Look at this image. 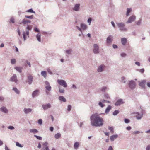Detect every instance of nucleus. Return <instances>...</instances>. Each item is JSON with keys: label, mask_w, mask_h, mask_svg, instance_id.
I'll return each mask as SVG.
<instances>
[{"label": "nucleus", "mask_w": 150, "mask_h": 150, "mask_svg": "<svg viewBox=\"0 0 150 150\" xmlns=\"http://www.w3.org/2000/svg\"><path fill=\"white\" fill-rule=\"evenodd\" d=\"M91 124L92 126L100 127L103 125V120L100 117L99 115L96 113L93 114L90 117Z\"/></svg>", "instance_id": "obj_1"}, {"label": "nucleus", "mask_w": 150, "mask_h": 150, "mask_svg": "<svg viewBox=\"0 0 150 150\" xmlns=\"http://www.w3.org/2000/svg\"><path fill=\"white\" fill-rule=\"evenodd\" d=\"M32 26L31 25H27L26 27V30L25 32L24 31L23 32V38L24 41H25L26 40V36H27L29 37V31H30L32 30Z\"/></svg>", "instance_id": "obj_2"}, {"label": "nucleus", "mask_w": 150, "mask_h": 150, "mask_svg": "<svg viewBox=\"0 0 150 150\" xmlns=\"http://www.w3.org/2000/svg\"><path fill=\"white\" fill-rule=\"evenodd\" d=\"M117 25L120 30L122 31H126L127 29L125 27V23L122 22L117 23Z\"/></svg>", "instance_id": "obj_3"}, {"label": "nucleus", "mask_w": 150, "mask_h": 150, "mask_svg": "<svg viewBox=\"0 0 150 150\" xmlns=\"http://www.w3.org/2000/svg\"><path fill=\"white\" fill-rule=\"evenodd\" d=\"M128 85L130 89L133 90L135 88L136 85V82L134 81L131 80L129 81Z\"/></svg>", "instance_id": "obj_4"}, {"label": "nucleus", "mask_w": 150, "mask_h": 150, "mask_svg": "<svg viewBox=\"0 0 150 150\" xmlns=\"http://www.w3.org/2000/svg\"><path fill=\"white\" fill-rule=\"evenodd\" d=\"M93 53L95 54H98L99 52V47L98 45L95 44L93 45Z\"/></svg>", "instance_id": "obj_5"}, {"label": "nucleus", "mask_w": 150, "mask_h": 150, "mask_svg": "<svg viewBox=\"0 0 150 150\" xmlns=\"http://www.w3.org/2000/svg\"><path fill=\"white\" fill-rule=\"evenodd\" d=\"M105 66L103 64L100 65L97 69V71L98 72H103L105 70Z\"/></svg>", "instance_id": "obj_6"}, {"label": "nucleus", "mask_w": 150, "mask_h": 150, "mask_svg": "<svg viewBox=\"0 0 150 150\" xmlns=\"http://www.w3.org/2000/svg\"><path fill=\"white\" fill-rule=\"evenodd\" d=\"M57 82L60 85L62 86L64 88H66L67 86L66 82L64 80H58Z\"/></svg>", "instance_id": "obj_7"}, {"label": "nucleus", "mask_w": 150, "mask_h": 150, "mask_svg": "<svg viewBox=\"0 0 150 150\" xmlns=\"http://www.w3.org/2000/svg\"><path fill=\"white\" fill-rule=\"evenodd\" d=\"M135 16L133 15L131 16L128 19L126 23H130L133 22L135 19Z\"/></svg>", "instance_id": "obj_8"}, {"label": "nucleus", "mask_w": 150, "mask_h": 150, "mask_svg": "<svg viewBox=\"0 0 150 150\" xmlns=\"http://www.w3.org/2000/svg\"><path fill=\"white\" fill-rule=\"evenodd\" d=\"M0 111L4 113L7 114L8 112L7 108L3 106L0 108Z\"/></svg>", "instance_id": "obj_9"}, {"label": "nucleus", "mask_w": 150, "mask_h": 150, "mask_svg": "<svg viewBox=\"0 0 150 150\" xmlns=\"http://www.w3.org/2000/svg\"><path fill=\"white\" fill-rule=\"evenodd\" d=\"M39 90L38 89H36L32 93V97L34 98L35 97H37L39 95Z\"/></svg>", "instance_id": "obj_10"}, {"label": "nucleus", "mask_w": 150, "mask_h": 150, "mask_svg": "<svg viewBox=\"0 0 150 150\" xmlns=\"http://www.w3.org/2000/svg\"><path fill=\"white\" fill-rule=\"evenodd\" d=\"M42 106L44 110H46L50 108L51 106L50 104L48 103L46 104H43Z\"/></svg>", "instance_id": "obj_11"}, {"label": "nucleus", "mask_w": 150, "mask_h": 150, "mask_svg": "<svg viewBox=\"0 0 150 150\" xmlns=\"http://www.w3.org/2000/svg\"><path fill=\"white\" fill-rule=\"evenodd\" d=\"M33 78L31 75H29L28 76V82L29 84L31 85L32 83Z\"/></svg>", "instance_id": "obj_12"}, {"label": "nucleus", "mask_w": 150, "mask_h": 150, "mask_svg": "<svg viewBox=\"0 0 150 150\" xmlns=\"http://www.w3.org/2000/svg\"><path fill=\"white\" fill-rule=\"evenodd\" d=\"M146 82V80H143L140 81L139 83V86L143 88H145V84Z\"/></svg>", "instance_id": "obj_13"}, {"label": "nucleus", "mask_w": 150, "mask_h": 150, "mask_svg": "<svg viewBox=\"0 0 150 150\" xmlns=\"http://www.w3.org/2000/svg\"><path fill=\"white\" fill-rule=\"evenodd\" d=\"M10 81H11L15 82L16 83L18 80L17 79V76L16 74H13V76L11 77L10 78Z\"/></svg>", "instance_id": "obj_14"}, {"label": "nucleus", "mask_w": 150, "mask_h": 150, "mask_svg": "<svg viewBox=\"0 0 150 150\" xmlns=\"http://www.w3.org/2000/svg\"><path fill=\"white\" fill-rule=\"evenodd\" d=\"M113 41V36L111 35H109L106 39V42L107 43H109Z\"/></svg>", "instance_id": "obj_15"}, {"label": "nucleus", "mask_w": 150, "mask_h": 150, "mask_svg": "<svg viewBox=\"0 0 150 150\" xmlns=\"http://www.w3.org/2000/svg\"><path fill=\"white\" fill-rule=\"evenodd\" d=\"M124 103L123 100L122 99H118L117 101L115 103V105L116 106H119L121 104Z\"/></svg>", "instance_id": "obj_16"}, {"label": "nucleus", "mask_w": 150, "mask_h": 150, "mask_svg": "<svg viewBox=\"0 0 150 150\" xmlns=\"http://www.w3.org/2000/svg\"><path fill=\"white\" fill-rule=\"evenodd\" d=\"M80 4H75L74 7L73 8V10L76 11H78L80 9Z\"/></svg>", "instance_id": "obj_17"}, {"label": "nucleus", "mask_w": 150, "mask_h": 150, "mask_svg": "<svg viewBox=\"0 0 150 150\" xmlns=\"http://www.w3.org/2000/svg\"><path fill=\"white\" fill-rule=\"evenodd\" d=\"M19 23L20 24H23V25H25L26 24L27 25H28L27 19L25 18L23 19L21 21H20Z\"/></svg>", "instance_id": "obj_18"}, {"label": "nucleus", "mask_w": 150, "mask_h": 150, "mask_svg": "<svg viewBox=\"0 0 150 150\" xmlns=\"http://www.w3.org/2000/svg\"><path fill=\"white\" fill-rule=\"evenodd\" d=\"M135 114L137 115L136 116V117L138 120L141 119L143 116V114L142 113L140 114L139 112H137Z\"/></svg>", "instance_id": "obj_19"}, {"label": "nucleus", "mask_w": 150, "mask_h": 150, "mask_svg": "<svg viewBox=\"0 0 150 150\" xmlns=\"http://www.w3.org/2000/svg\"><path fill=\"white\" fill-rule=\"evenodd\" d=\"M32 111V109L30 108H25L23 110V111L25 114H28L30 112Z\"/></svg>", "instance_id": "obj_20"}, {"label": "nucleus", "mask_w": 150, "mask_h": 150, "mask_svg": "<svg viewBox=\"0 0 150 150\" xmlns=\"http://www.w3.org/2000/svg\"><path fill=\"white\" fill-rule=\"evenodd\" d=\"M80 26L82 29V30H85L87 28V26L86 24L83 23H81Z\"/></svg>", "instance_id": "obj_21"}, {"label": "nucleus", "mask_w": 150, "mask_h": 150, "mask_svg": "<svg viewBox=\"0 0 150 150\" xmlns=\"http://www.w3.org/2000/svg\"><path fill=\"white\" fill-rule=\"evenodd\" d=\"M72 52V50L71 49L67 50L65 51L66 54V56L67 57H69V55H71Z\"/></svg>", "instance_id": "obj_22"}, {"label": "nucleus", "mask_w": 150, "mask_h": 150, "mask_svg": "<svg viewBox=\"0 0 150 150\" xmlns=\"http://www.w3.org/2000/svg\"><path fill=\"white\" fill-rule=\"evenodd\" d=\"M127 42V39L126 38H122L121 39V42L123 45H125Z\"/></svg>", "instance_id": "obj_23"}, {"label": "nucleus", "mask_w": 150, "mask_h": 150, "mask_svg": "<svg viewBox=\"0 0 150 150\" xmlns=\"http://www.w3.org/2000/svg\"><path fill=\"white\" fill-rule=\"evenodd\" d=\"M118 137L117 134L113 135L110 137V139L111 141H113L115 139H116Z\"/></svg>", "instance_id": "obj_24"}, {"label": "nucleus", "mask_w": 150, "mask_h": 150, "mask_svg": "<svg viewBox=\"0 0 150 150\" xmlns=\"http://www.w3.org/2000/svg\"><path fill=\"white\" fill-rule=\"evenodd\" d=\"M111 108L112 107L110 105H108L105 110V113L106 114L108 113L110 111L111 109Z\"/></svg>", "instance_id": "obj_25"}, {"label": "nucleus", "mask_w": 150, "mask_h": 150, "mask_svg": "<svg viewBox=\"0 0 150 150\" xmlns=\"http://www.w3.org/2000/svg\"><path fill=\"white\" fill-rule=\"evenodd\" d=\"M59 100L62 102H66V100L65 98L63 96H60L59 97Z\"/></svg>", "instance_id": "obj_26"}, {"label": "nucleus", "mask_w": 150, "mask_h": 150, "mask_svg": "<svg viewBox=\"0 0 150 150\" xmlns=\"http://www.w3.org/2000/svg\"><path fill=\"white\" fill-rule=\"evenodd\" d=\"M15 69L16 71L20 73H21L22 72L23 68L21 67H16L15 68Z\"/></svg>", "instance_id": "obj_27"}, {"label": "nucleus", "mask_w": 150, "mask_h": 150, "mask_svg": "<svg viewBox=\"0 0 150 150\" xmlns=\"http://www.w3.org/2000/svg\"><path fill=\"white\" fill-rule=\"evenodd\" d=\"M132 9L131 8H127V11L126 13V16H128L129 15V13L132 11Z\"/></svg>", "instance_id": "obj_28"}, {"label": "nucleus", "mask_w": 150, "mask_h": 150, "mask_svg": "<svg viewBox=\"0 0 150 150\" xmlns=\"http://www.w3.org/2000/svg\"><path fill=\"white\" fill-rule=\"evenodd\" d=\"M38 132V131L35 129H31L30 130V132L33 134H35Z\"/></svg>", "instance_id": "obj_29"}, {"label": "nucleus", "mask_w": 150, "mask_h": 150, "mask_svg": "<svg viewBox=\"0 0 150 150\" xmlns=\"http://www.w3.org/2000/svg\"><path fill=\"white\" fill-rule=\"evenodd\" d=\"M79 143L78 142H76L74 144V148L75 149H77L79 146Z\"/></svg>", "instance_id": "obj_30"}, {"label": "nucleus", "mask_w": 150, "mask_h": 150, "mask_svg": "<svg viewBox=\"0 0 150 150\" xmlns=\"http://www.w3.org/2000/svg\"><path fill=\"white\" fill-rule=\"evenodd\" d=\"M36 38L38 40L39 42H41V35L40 34H38L36 35Z\"/></svg>", "instance_id": "obj_31"}, {"label": "nucleus", "mask_w": 150, "mask_h": 150, "mask_svg": "<svg viewBox=\"0 0 150 150\" xmlns=\"http://www.w3.org/2000/svg\"><path fill=\"white\" fill-rule=\"evenodd\" d=\"M41 75L45 78L47 76V73L45 71H42L41 72Z\"/></svg>", "instance_id": "obj_32"}, {"label": "nucleus", "mask_w": 150, "mask_h": 150, "mask_svg": "<svg viewBox=\"0 0 150 150\" xmlns=\"http://www.w3.org/2000/svg\"><path fill=\"white\" fill-rule=\"evenodd\" d=\"M13 90L17 94H19L20 93L19 91L16 87H13Z\"/></svg>", "instance_id": "obj_33"}, {"label": "nucleus", "mask_w": 150, "mask_h": 150, "mask_svg": "<svg viewBox=\"0 0 150 150\" xmlns=\"http://www.w3.org/2000/svg\"><path fill=\"white\" fill-rule=\"evenodd\" d=\"M34 17V16L32 15L31 16L25 15V17L27 18L32 19Z\"/></svg>", "instance_id": "obj_34"}, {"label": "nucleus", "mask_w": 150, "mask_h": 150, "mask_svg": "<svg viewBox=\"0 0 150 150\" xmlns=\"http://www.w3.org/2000/svg\"><path fill=\"white\" fill-rule=\"evenodd\" d=\"M61 135L59 133H57L55 135V137L56 139H58L61 137Z\"/></svg>", "instance_id": "obj_35"}, {"label": "nucleus", "mask_w": 150, "mask_h": 150, "mask_svg": "<svg viewBox=\"0 0 150 150\" xmlns=\"http://www.w3.org/2000/svg\"><path fill=\"white\" fill-rule=\"evenodd\" d=\"M26 12H30L31 13H34L35 14V11H33L32 9L31 8L29 10H27L26 11Z\"/></svg>", "instance_id": "obj_36"}, {"label": "nucleus", "mask_w": 150, "mask_h": 150, "mask_svg": "<svg viewBox=\"0 0 150 150\" xmlns=\"http://www.w3.org/2000/svg\"><path fill=\"white\" fill-rule=\"evenodd\" d=\"M119 112V111L118 110H115L112 113V114L114 116H115L117 115Z\"/></svg>", "instance_id": "obj_37"}, {"label": "nucleus", "mask_w": 150, "mask_h": 150, "mask_svg": "<svg viewBox=\"0 0 150 150\" xmlns=\"http://www.w3.org/2000/svg\"><path fill=\"white\" fill-rule=\"evenodd\" d=\"M45 88L48 91H50L51 90V87L50 86H45Z\"/></svg>", "instance_id": "obj_38"}, {"label": "nucleus", "mask_w": 150, "mask_h": 150, "mask_svg": "<svg viewBox=\"0 0 150 150\" xmlns=\"http://www.w3.org/2000/svg\"><path fill=\"white\" fill-rule=\"evenodd\" d=\"M11 63L12 64H15L16 63V59H12L11 60Z\"/></svg>", "instance_id": "obj_39"}, {"label": "nucleus", "mask_w": 150, "mask_h": 150, "mask_svg": "<svg viewBox=\"0 0 150 150\" xmlns=\"http://www.w3.org/2000/svg\"><path fill=\"white\" fill-rule=\"evenodd\" d=\"M107 88L106 87L104 86L101 88V90L102 92H104L105 91Z\"/></svg>", "instance_id": "obj_40"}, {"label": "nucleus", "mask_w": 150, "mask_h": 150, "mask_svg": "<svg viewBox=\"0 0 150 150\" xmlns=\"http://www.w3.org/2000/svg\"><path fill=\"white\" fill-rule=\"evenodd\" d=\"M34 137H35L37 139H38V140H41L42 139V137L40 136H37L35 135H34Z\"/></svg>", "instance_id": "obj_41"}, {"label": "nucleus", "mask_w": 150, "mask_h": 150, "mask_svg": "<svg viewBox=\"0 0 150 150\" xmlns=\"http://www.w3.org/2000/svg\"><path fill=\"white\" fill-rule=\"evenodd\" d=\"M8 128L11 130H14L15 129V128L13 126L10 125L8 127Z\"/></svg>", "instance_id": "obj_42"}, {"label": "nucleus", "mask_w": 150, "mask_h": 150, "mask_svg": "<svg viewBox=\"0 0 150 150\" xmlns=\"http://www.w3.org/2000/svg\"><path fill=\"white\" fill-rule=\"evenodd\" d=\"M16 145L17 146L21 148L23 146L21 145L18 142H17L16 143Z\"/></svg>", "instance_id": "obj_43"}, {"label": "nucleus", "mask_w": 150, "mask_h": 150, "mask_svg": "<svg viewBox=\"0 0 150 150\" xmlns=\"http://www.w3.org/2000/svg\"><path fill=\"white\" fill-rule=\"evenodd\" d=\"M76 28H77L78 30L81 32L82 35L84 36V34L82 32V30L81 28L77 26H76Z\"/></svg>", "instance_id": "obj_44"}, {"label": "nucleus", "mask_w": 150, "mask_h": 150, "mask_svg": "<svg viewBox=\"0 0 150 150\" xmlns=\"http://www.w3.org/2000/svg\"><path fill=\"white\" fill-rule=\"evenodd\" d=\"M92 19L91 18H89L88 20H87V22L88 23H89V25H90L91 24V21H92Z\"/></svg>", "instance_id": "obj_45"}, {"label": "nucleus", "mask_w": 150, "mask_h": 150, "mask_svg": "<svg viewBox=\"0 0 150 150\" xmlns=\"http://www.w3.org/2000/svg\"><path fill=\"white\" fill-rule=\"evenodd\" d=\"M98 105L100 106L102 108L103 107L105 106V105L103 104L101 102H99Z\"/></svg>", "instance_id": "obj_46"}, {"label": "nucleus", "mask_w": 150, "mask_h": 150, "mask_svg": "<svg viewBox=\"0 0 150 150\" xmlns=\"http://www.w3.org/2000/svg\"><path fill=\"white\" fill-rule=\"evenodd\" d=\"M137 71L142 73H143L144 71V68H143L140 69H137Z\"/></svg>", "instance_id": "obj_47"}, {"label": "nucleus", "mask_w": 150, "mask_h": 150, "mask_svg": "<svg viewBox=\"0 0 150 150\" xmlns=\"http://www.w3.org/2000/svg\"><path fill=\"white\" fill-rule=\"evenodd\" d=\"M10 22L14 23H15L14 19L13 17H11L10 19Z\"/></svg>", "instance_id": "obj_48"}, {"label": "nucleus", "mask_w": 150, "mask_h": 150, "mask_svg": "<svg viewBox=\"0 0 150 150\" xmlns=\"http://www.w3.org/2000/svg\"><path fill=\"white\" fill-rule=\"evenodd\" d=\"M124 122L126 123H128L129 122L130 120L128 119L125 118L124 119Z\"/></svg>", "instance_id": "obj_49"}, {"label": "nucleus", "mask_w": 150, "mask_h": 150, "mask_svg": "<svg viewBox=\"0 0 150 150\" xmlns=\"http://www.w3.org/2000/svg\"><path fill=\"white\" fill-rule=\"evenodd\" d=\"M104 97L106 99H110V97L108 94H106L104 95Z\"/></svg>", "instance_id": "obj_50"}, {"label": "nucleus", "mask_w": 150, "mask_h": 150, "mask_svg": "<svg viewBox=\"0 0 150 150\" xmlns=\"http://www.w3.org/2000/svg\"><path fill=\"white\" fill-rule=\"evenodd\" d=\"M108 129L111 132H113V127H109Z\"/></svg>", "instance_id": "obj_51"}, {"label": "nucleus", "mask_w": 150, "mask_h": 150, "mask_svg": "<svg viewBox=\"0 0 150 150\" xmlns=\"http://www.w3.org/2000/svg\"><path fill=\"white\" fill-rule=\"evenodd\" d=\"M71 109V105H69L68 106L67 110L68 111H70Z\"/></svg>", "instance_id": "obj_52"}, {"label": "nucleus", "mask_w": 150, "mask_h": 150, "mask_svg": "<svg viewBox=\"0 0 150 150\" xmlns=\"http://www.w3.org/2000/svg\"><path fill=\"white\" fill-rule=\"evenodd\" d=\"M121 57H125L126 56V54L125 53H122L120 54Z\"/></svg>", "instance_id": "obj_53"}, {"label": "nucleus", "mask_w": 150, "mask_h": 150, "mask_svg": "<svg viewBox=\"0 0 150 150\" xmlns=\"http://www.w3.org/2000/svg\"><path fill=\"white\" fill-rule=\"evenodd\" d=\"M34 31L35 32H39L40 31L37 27H35L34 29Z\"/></svg>", "instance_id": "obj_54"}, {"label": "nucleus", "mask_w": 150, "mask_h": 150, "mask_svg": "<svg viewBox=\"0 0 150 150\" xmlns=\"http://www.w3.org/2000/svg\"><path fill=\"white\" fill-rule=\"evenodd\" d=\"M59 92L61 93H63L64 92V90L63 89H61L59 88Z\"/></svg>", "instance_id": "obj_55"}, {"label": "nucleus", "mask_w": 150, "mask_h": 150, "mask_svg": "<svg viewBox=\"0 0 150 150\" xmlns=\"http://www.w3.org/2000/svg\"><path fill=\"white\" fill-rule=\"evenodd\" d=\"M42 119H39L38 120V123L40 125H41L42 124Z\"/></svg>", "instance_id": "obj_56"}, {"label": "nucleus", "mask_w": 150, "mask_h": 150, "mask_svg": "<svg viewBox=\"0 0 150 150\" xmlns=\"http://www.w3.org/2000/svg\"><path fill=\"white\" fill-rule=\"evenodd\" d=\"M141 21H142L141 19H139L137 23V25H139L141 23Z\"/></svg>", "instance_id": "obj_57"}, {"label": "nucleus", "mask_w": 150, "mask_h": 150, "mask_svg": "<svg viewBox=\"0 0 150 150\" xmlns=\"http://www.w3.org/2000/svg\"><path fill=\"white\" fill-rule=\"evenodd\" d=\"M4 100V98L2 96H0V101H3Z\"/></svg>", "instance_id": "obj_58"}, {"label": "nucleus", "mask_w": 150, "mask_h": 150, "mask_svg": "<svg viewBox=\"0 0 150 150\" xmlns=\"http://www.w3.org/2000/svg\"><path fill=\"white\" fill-rule=\"evenodd\" d=\"M26 62L28 65L29 67H31V64L30 62H29L27 60L26 61Z\"/></svg>", "instance_id": "obj_59"}, {"label": "nucleus", "mask_w": 150, "mask_h": 150, "mask_svg": "<svg viewBox=\"0 0 150 150\" xmlns=\"http://www.w3.org/2000/svg\"><path fill=\"white\" fill-rule=\"evenodd\" d=\"M112 47L114 49H116L118 47L117 45L115 44H113L112 45Z\"/></svg>", "instance_id": "obj_60"}, {"label": "nucleus", "mask_w": 150, "mask_h": 150, "mask_svg": "<svg viewBox=\"0 0 150 150\" xmlns=\"http://www.w3.org/2000/svg\"><path fill=\"white\" fill-rule=\"evenodd\" d=\"M47 71L50 74H52V72L51 71L50 69H48L47 70Z\"/></svg>", "instance_id": "obj_61"}, {"label": "nucleus", "mask_w": 150, "mask_h": 150, "mask_svg": "<svg viewBox=\"0 0 150 150\" xmlns=\"http://www.w3.org/2000/svg\"><path fill=\"white\" fill-rule=\"evenodd\" d=\"M17 32L18 34V35L20 36L21 35V32L20 30V29L19 28H18V31Z\"/></svg>", "instance_id": "obj_62"}, {"label": "nucleus", "mask_w": 150, "mask_h": 150, "mask_svg": "<svg viewBox=\"0 0 150 150\" xmlns=\"http://www.w3.org/2000/svg\"><path fill=\"white\" fill-rule=\"evenodd\" d=\"M146 150H150V145H148L146 147Z\"/></svg>", "instance_id": "obj_63"}, {"label": "nucleus", "mask_w": 150, "mask_h": 150, "mask_svg": "<svg viewBox=\"0 0 150 150\" xmlns=\"http://www.w3.org/2000/svg\"><path fill=\"white\" fill-rule=\"evenodd\" d=\"M72 88H74L75 89H76L77 88L76 86L74 84L72 85Z\"/></svg>", "instance_id": "obj_64"}]
</instances>
